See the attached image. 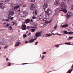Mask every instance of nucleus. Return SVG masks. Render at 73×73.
<instances>
[{"mask_svg":"<svg viewBox=\"0 0 73 73\" xmlns=\"http://www.w3.org/2000/svg\"><path fill=\"white\" fill-rule=\"evenodd\" d=\"M67 5L64 2L62 3L60 5L59 7L56 9L55 10V15L57 14L59 12H64V13H66L67 10L66 7Z\"/></svg>","mask_w":73,"mask_h":73,"instance_id":"nucleus-1","label":"nucleus"},{"mask_svg":"<svg viewBox=\"0 0 73 73\" xmlns=\"http://www.w3.org/2000/svg\"><path fill=\"white\" fill-rule=\"evenodd\" d=\"M52 13V11L49 10L47 12H45V17L46 19H49V15H50V14Z\"/></svg>","mask_w":73,"mask_h":73,"instance_id":"nucleus-2","label":"nucleus"},{"mask_svg":"<svg viewBox=\"0 0 73 73\" xmlns=\"http://www.w3.org/2000/svg\"><path fill=\"white\" fill-rule=\"evenodd\" d=\"M15 11V10L14 9H11L10 10V12L9 13V16L10 17H11L12 16L14 15V12Z\"/></svg>","mask_w":73,"mask_h":73,"instance_id":"nucleus-3","label":"nucleus"},{"mask_svg":"<svg viewBox=\"0 0 73 73\" xmlns=\"http://www.w3.org/2000/svg\"><path fill=\"white\" fill-rule=\"evenodd\" d=\"M72 15H73V14L71 13H67L66 15V17L67 20H69V18Z\"/></svg>","mask_w":73,"mask_h":73,"instance_id":"nucleus-4","label":"nucleus"},{"mask_svg":"<svg viewBox=\"0 0 73 73\" xmlns=\"http://www.w3.org/2000/svg\"><path fill=\"white\" fill-rule=\"evenodd\" d=\"M37 11L36 10H35L34 12L33 13V15L34 17H33V19H35L36 17L35 16H37Z\"/></svg>","mask_w":73,"mask_h":73,"instance_id":"nucleus-5","label":"nucleus"},{"mask_svg":"<svg viewBox=\"0 0 73 73\" xmlns=\"http://www.w3.org/2000/svg\"><path fill=\"white\" fill-rule=\"evenodd\" d=\"M31 10H33V11H35V7H36V5L35 4H32L31 5Z\"/></svg>","mask_w":73,"mask_h":73,"instance_id":"nucleus-6","label":"nucleus"},{"mask_svg":"<svg viewBox=\"0 0 73 73\" xmlns=\"http://www.w3.org/2000/svg\"><path fill=\"white\" fill-rule=\"evenodd\" d=\"M60 2H59V1L58 0H56V2L54 4V5H56V6H58L60 5Z\"/></svg>","mask_w":73,"mask_h":73,"instance_id":"nucleus-7","label":"nucleus"},{"mask_svg":"<svg viewBox=\"0 0 73 73\" xmlns=\"http://www.w3.org/2000/svg\"><path fill=\"white\" fill-rule=\"evenodd\" d=\"M1 45H5L7 44V42L6 41H4L3 40H1L0 41Z\"/></svg>","mask_w":73,"mask_h":73,"instance_id":"nucleus-8","label":"nucleus"},{"mask_svg":"<svg viewBox=\"0 0 73 73\" xmlns=\"http://www.w3.org/2000/svg\"><path fill=\"white\" fill-rule=\"evenodd\" d=\"M48 7H49V6H48V2L46 1V3H45V4L43 6V8L44 9H45L48 8Z\"/></svg>","mask_w":73,"mask_h":73,"instance_id":"nucleus-9","label":"nucleus"},{"mask_svg":"<svg viewBox=\"0 0 73 73\" xmlns=\"http://www.w3.org/2000/svg\"><path fill=\"white\" fill-rule=\"evenodd\" d=\"M35 36L36 37H39V36H41V34L40 32H38L36 34Z\"/></svg>","mask_w":73,"mask_h":73,"instance_id":"nucleus-10","label":"nucleus"},{"mask_svg":"<svg viewBox=\"0 0 73 73\" xmlns=\"http://www.w3.org/2000/svg\"><path fill=\"white\" fill-rule=\"evenodd\" d=\"M50 9V7L48 6L47 8L44 9V11L45 12H47Z\"/></svg>","mask_w":73,"mask_h":73,"instance_id":"nucleus-11","label":"nucleus"},{"mask_svg":"<svg viewBox=\"0 0 73 73\" xmlns=\"http://www.w3.org/2000/svg\"><path fill=\"white\" fill-rule=\"evenodd\" d=\"M22 29L23 30H26L27 29V26H26V25H22Z\"/></svg>","mask_w":73,"mask_h":73,"instance_id":"nucleus-12","label":"nucleus"},{"mask_svg":"<svg viewBox=\"0 0 73 73\" xmlns=\"http://www.w3.org/2000/svg\"><path fill=\"white\" fill-rule=\"evenodd\" d=\"M42 17H40L37 18V20L38 21H42Z\"/></svg>","mask_w":73,"mask_h":73,"instance_id":"nucleus-13","label":"nucleus"},{"mask_svg":"<svg viewBox=\"0 0 73 73\" xmlns=\"http://www.w3.org/2000/svg\"><path fill=\"white\" fill-rule=\"evenodd\" d=\"M61 27H63V28H66L67 27H68V25L66 24L63 25H61Z\"/></svg>","mask_w":73,"mask_h":73,"instance_id":"nucleus-14","label":"nucleus"},{"mask_svg":"<svg viewBox=\"0 0 73 73\" xmlns=\"http://www.w3.org/2000/svg\"><path fill=\"white\" fill-rule=\"evenodd\" d=\"M20 44H21V42H17L16 44L15 45V46H19Z\"/></svg>","mask_w":73,"mask_h":73,"instance_id":"nucleus-15","label":"nucleus"},{"mask_svg":"<svg viewBox=\"0 0 73 73\" xmlns=\"http://www.w3.org/2000/svg\"><path fill=\"white\" fill-rule=\"evenodd\" d=\"M20 15H21V16H22V17H23V16L24 17L25 16V14H24V13H20V14H19V16H20Z\"/></svg>","mask_w":73,"mask_h":73,"instance_id":"nucleus-16","label":"nucleus"},{"mask_svg":"<svg viewBox=\"0 0 73 73\" xmlns=\"http://www.w3.org/2000/svg\"><path fill=\"white\" fill-rule=\"evenodd\" d=\"M42 21H46V20L48 19L46 18H44L43 17H42Z\"/></svg>","mask_w":73,"mask_h":73,"instance_id":"nucleus-17","label":"nucleus"},{"mask_svg":"<svg viewBox=\"0 0 73 73\" xmlns=\"http://www.w3.org/2000/svg\"><path fill=\"white\" fill-rule=\"evenodd\" d=\"M29 19H27L25 21V23H26V24H27V23H28L29 22Z\"/></svg>","mask_w":73,"mask_h":73,"instance_id":"nucleus-18","label":"nucleus"},{"mask_svg":"<svg viewBox=\"0 0 73 73\" xmlns=\"http://www.w3.org/2000/svg\"><path fill=\"white\" fill-rule=\"evenodd\" d=\"M0 7L1 8H2V9H4V8H5V6H4V5H1Z\"/></svg>","mask_w":73,"mask_h":73,"instance_id":"nucleus-19","label":"nucleus"},{"mask_svg":"<svg viewBox=\"0 0 73 73\" xmlns=\"http://www.w3.org/2000/svg\"><path fill=\"white\" fill-rule=\"evenodd\" d=\"M35 41V40L32 38V39H31V40L29 41V42H31H31H33V41Z\"/></svg>","mask_w":73,"mask_h":73,"instance_id":"nucleus-20","label":"nucleus"},{"mask_svg":"<svg viewBox=\"0 0 73 73\" xmlns=\"http://www.w3.org/2000/svg\"><path fill=\"white\" fill-rule=\"evenodd\" d=\"M69 38L67 39V40H72V38H73V37L70 36L69 37Z\"/></svg>","mask_w":73,"mask_h":73,"instance_id":"nucleus-21","label":"nucleus"},{"mask_svg":"<svg viewBox=\"0 0 73 73\" xmlns=\"http://www.w3.org/2000/svg\"><path fill=\"white\" fill-rule=\"evenodd\" d=\"M20 8V6H17L14 7L15 9H17V8Z\"/></svg>","mask_w":73,"mask_h":73,"instance_id":"nucleus-22","label":"nucleus"},{"mask_svg":"<svg viewBox=\"0 0 73 73\" xmlns=\"http://www.w3.org/2000/svg\"><path fill=\"white\" fill-rule=\"evenodd\" d=\"M64 34H65L66 35H67L68 33V32H67V31H64Z\"/></svg>","mask_w":73,"mask_h":73,"instance_id":"nucleus-23","label":"nucleus"},{"mask_svg":"<svg viewBox=\"0 0 73 73\" xmlns=\"http://www.w3.org/2000/svg\"><path fill=\"white\" fill-rule=\"evenodd\" d=\"M8 19H9L10 20H13V17H8Z\"/></svg>","mask_w":73,"mask_h":73,"instance_id":"nucleus-24","label":"nucleus"},{"mask_svg":"<svg viewBox=\"0 0 73 73\" xmlns=\"http://www.w3.org/2000/svg\"><path fill=\"white\" fill-rule=\"evenodd\" d=\"M45 24H48V23H49V20H48L47 21H46L45 22Z\"/></svg>","mask_w":73,"mask_h":73,"instance_id":"nucleus-25","label":"nucleus"},{"mask_svg":"<svg viewBox=\"0 0 73 73\" xmlns=\"http://www.w3.org/2000/svg\"><path fill=\"white\" fill-rule=\"evenodd\" d=\"M3 2H2L1 1H0V6H1L2 5H3Z\"/></svg>","mask_w":73,"mask_h":73,"instance_id":"nucleus-26","label":"nucleus"},{"mask_svg":"<svg viewBox=\"0 0 73 73\" xmlns=\"http://www.w3.org/2000/svg\"><path fill=\"white\" fill-rule=\"evenodd\" d=\"M9 1H10V0H5V2H6V3H8Z\"/></svg>","mask_w":73,"mask_h":73,"instance_id":"nucleus-27","label":"nucleus"},{"mask_svg":"<svg viewBox=\"0 0 73 73\" xmlns=\"http://www.w3.org/2000/svg\"><path fill=\"white\" fill-rule=\"evenodd\" d=\"M68 33V35H72V34H73V32H69Z\"/></svg>","mask_w":73,"mask_h":73,"instance_id":"nucleus-28","label":"nucleus"},{"mask_svg":"<svg viewBox=\"0 0 73 73\" xmlns=\"http://www.w3.org/2000/svg\"><path fill=\"white\" fill-rule=\"evenodd\" d=\"M54 46H55V47H56L57 48H58L59 47V45L58 44L55 45Z\"/></svg>","mask_w":73,"mask_h":73,"instance_id":"nucleus-29","label":"nucleus"},{"mask_svg":"<svg viewBox=\"0 0 73 73\" xmlns=\"http://www.w3.org/2000/svg\"><path fill=\"white\" fill-rule=\"evenodd\" d=\"M9 27V24H6L4 27Z\"/></svg>","mask_w":73,"mask_h":73,"instance_id":"nucleus-30","label":"nucleus"},{"mask_svg":"<svg viewBox=\"0 0 73 73\" xmlns=\"http://www.w3.org/2000/svg\"><path fill=\"white\" fill-rule=\"evenodd\" d=\"M22 16H21V15H20L19 16V14L18 15V17H19V18H22Z\"/></svg>","mask_w":73,"mask_h":73,"instance_id":"nucleus-31","label":"nucleus"},{"mask_svg":"<svg viewBox=\"0 0 73 73\" xmlns=\"http://www.w3.org/2000/svg\"><path fill=\"white\" fill-rule=\"evenodd\" d=\"M46 52H44L42 53V54H46Z\"/></svg>","mask_w":73,"mask_h":73,"instance_id":"nucleus-32","label":"nucleus"},{"mask_svg":"<svg viewBox=\"0 0 73 73\" xmlns=\"http://www.w3.org/2000/svg\"><path fill=\"white\" fill-rule=\"evenodd\" d=\"M44 57H45V56H44V55H43L42 56L41 58H42V60L44 59Z\"/></svg>","mask_w":73,"mask_h":73,"instance_id":"nucleus-33","label":"nucleus"},{"mask_svg":"<svg viewBox=\"0 0 73 73\" xmlns=\"http://www.w3.org/2000/svg\"><path fill=\"white\" fill-rule=\"evenodd\" d=\"M27 36L26 34H25L23 35V37L24 38H25V37H27Z\"/></svg>","mask_w":73,"mask_h":73,"instance_id":"nucleus-34","label":"nucleus"},{"mask_svg":"<svg viewBox=\"0 0 73 73\" xmlns=\"http://www.w3.org/2000/svg\"><path fill=\"white\" fill-rule=\"evenodd\" d=\"M8 64H9V65H7L8 66H10V65H11V63H10L9 62H8Z\"/></svg>","mask_w":73,"mask_h":73,"instance_id":"nucleus-35","label":"nucleus"},{"mask_svg":"<svg viewBox=\"0 0 73 73\" xmlns=\"http://www.w3.org/2000/svg\"><path fill=\"white\" fill-rule=\"evenodd\" d=\"M35 29H33L31 30V31L32 32H35Z\"/></svg>","mask_w":73,"mask_h":73,"instance_id":"nucleus-36","label":"nucleus"},{"mask_svg":"<svg viewBox=\"0 0 73 73\" xmlns=\"http://www.w3.org/2000/svg\"><path fill=\"white\" fill-rule=\"evenodd\" d=\"M7 47H8V45H6L4 47V49H6Z\"/></svg>","mask_w":73,"mask_h":73,"instance_id":"nucleus-37","label":"nucleus"},{"mask_svg":"<svg viewBox=\"0 0 73 73\" xmlns=\"http://www.w3.org/2000/svg\"><path fill=\"white\" fill-rule=\"evenodd\" d=\"M26 7V5L25 4V5H24L22 7L23 8L24 7Z\"/></svg>","mask_w":73,"mask_h":73,"instance_id":"nucleus-38","label":"nucleus"},{"mask_svg":"<svg viewBox=\"0 0 73 73\" xmlns=\"http://www.w3.org/2000/svg\"><path fill=\"white\" fill-rule=\"evenodd\" d=\"M52 19L50 20L49 21H48V22L49 23H51L52 22Z\"/></svg>","mask_w":73,"mask_h":73,"instance_id":"nucleus-39","label":"nucleus"},{"mask_svg":"<svg viewBox=\"0 0 73 73\" xmlns=\"http://www.w3.org/2000/svg\"><path fill=\"white\" fill-rule=\"evenodd\" d=\"M9 21V19H6V21Z\"/></svg>","mask_w":73,"mask_h":73,"instance_id":"nucleus-40","label":"nucleus"},{"mask_svg":"<svg viewBox=\"0 0 73 73\" xmlns=\"http://www.w3.org/2000/svg\"><path fill=\"white\" fill-rule=\"evenodd\" d=\"M57 25H56L55 26L54 29H57Z\"/></svg>","mask_w":73,"mask_h":73,"instance_id":"nucleus-41","label":"nucleus"},{"mask_svg":"<svg viewBox=\"0 0 73 73\" xmlns=\"http://www.w3.org/2000/svg\"><path fill=\"white\" fill-rule=\"evenodd\" d=\"M35 0H31V2H35Z\"/></svg>","mask_w":73,"mask_h":73,"instance_id":"nucleus-42","label":"nucleus"},{"mask_svg":"<svg viewBox=\"0 0 73 73\" xmlns=\"http://www.w3.org/2000/svg\"><path fill=\"white\" fill-rule=\"evenodd\" d=\"M38 41L36 42L35 43V45H37V44H38Z\"/></svg>","mask_w":73,"mask_h":73,"instance_id":"nucleus-43","label":"nucleus"},{"mask_svg":"<svg viewBox=\"0 0 73 73\" xmlns=\"http://www.w3.org/2000/svg\"><path fill=\"white\" fill-rule=\"evenodd\" d=\"M46 35H47V37H49V36H50V34H47Z\"/></svg>","mask_w":73,"mask_h":73,"instance_id":"nucleus-44","label":"nucleus"},{"mask_svg":"<svg viewBox=\"0 0 73 73\" xmlns=\"http://www.w3.org/2000/svg\"><path fill=\"white\" fill-rule=\"evenodd\" d=\"M71 73V71L70 70H68L67 72V73Z\"/></svg>","mask_w":73,"mask_h":73,"instance_id":"nucleus-45","label":"nucleus"},{"mask_svg":"<svg viewBox=\"0 0 73 73\" xmlns=\"http://www.w3.org/2000/svg\"><path fill=\"white\" fill-rule=\"evenodd\" d=\"M9 59H8V58H7L6 59V61H9Z\"/></svg>","mask_w":73,"mask_h":73,"instance_id":"nucleus-46","label":"nucleus"},{"mask_svg":"<svg viewBox=\"0 0 73 73\" xmlns=\"http://www.w3.org/2000/svg\"><path fill=\"white\" fill-rule=\"evenodd\" d=\"M35 27H37V24L36 23H35Z\"/></svg>","mask_w":73,"mask_h":73,"instance_id":"nucleus-47","label":"nucleus"},{"mask_svg":"<svg viewBox=\"0 0 73 73\" xmlns=\"http://www.w3.org/2000/svg\"><path fill=\"white\" fill-rule=\"evenodd\" d=\"M9 29H12V27H11V26H9Z\"/></svg>","mask_w":73,"mask_h":73,"instance_id":"nucleus-48","label":"nucleus"},{"mask_svg":"<svg viewBox=\"0 0 73 73\" xmlns=\"http://www.w3.org/2000/svg\"><path fill=\"white\" fill-rule=\"evenodd\" d=\"M65 44L66 45H68V44H68V42H66V43H65Z\"/></svg>","mask_w":73,"mask_h":73,"instance_id":"nucleus-49","label":"nucleus"},{"mask_svg":"<svg viewBox=\"0 0 73 73\" xmlns=\"http://www.w3.org/2000/svg\"><path fill=\"white\" fill-rule=\"evenodd\" d=\"M46 26V24H44L43 25V26L44 27H45Z\"/></svg>","mask_w":73,"mask_h":73,"instance_id":"nucleus-50","label":"nucleus"},{"mask_svg":"<svg viewBox=\"0 0 73 73\" xmlns=\"http://www.w3.org/2000/svg\"><path fill=\"white\" fill-rule=\"evenodd\" d=\"M57 35H59V36H61V35H61V34H59L58 33Z\"/></svg>","mask_w":73,"mask_h":73,"instance_id":"nucleus-51","label":"nucleus"},{"mask_svg":"<svg viewBox=\"0 0 73 73\" xmlns=\"http://www.w3.org/2000/svg\"><path fill=\"white\" fill-rule=\"evenodd\" d=\"M71 8L72 9H73V4L71 6Z\"/></svg>","mask_w":73,"mask_h":73,"instance_id":"nucleus-52","label":"nucleus"},{"mask_svg":"<svg viewBox=\"0 0 73 73\" xmlns=\"http://www.w3.org/2000/svg\"><path fill=\"white\" fill-rule=\"evenodd\" d=\"M52 33V35H55V34H54V33Z\"/></svg>","mask_w":73,"mask_h":73,"instance_id":"nucleus-53","label":"nucleus"},{"mask_svg":"<svg viewBox=\"0 0 73 73\" xmlns=\"http://www.w3.org/2000/svg\"><path fill=\"white\" fill-rule=\"evenodd\" d=\"M25 43H28V42L27 41H26L25 42Z\"/></svg>","mask_w":73,"mask_h":73,"instance_id":"nucleus-54","label":"nucleus"},{"mask_svg":"<svg viewBox=\"0 0 73 73\" xmlns=\"http://www.w3.org/2000/svg\"><path fill=\"white\" fill-rule=\"evenodd\" d=\"M31 35V33H30L28 34V35H29H29Z\"/></svg>","mask_w":73,"mask_h":73,"instance_id":"nucleus-55","label":"nucleus"},{"mask_svg":"<svg viewBox=\"0 0 73 73\" xmlns=\"http://www.w3.org/2000/svg\"><path fill=\"white\" fill-rule=\"evenodd\" d=\"M37 37H36L35 38V39H34V40H36L37 39Z\"/></svg>","mask_w":73,"mask_h":73,"instance_id":"nucleus-56","label":"nucleus"},{"mask_svg":"<svg viewBox=\"0 0 73 73\" xmlns=\"http://www.w3.org/2000/svg\"><path fill=\"white\" fill-rule=\"evenodd\" d=\"M30 21L31 22H32L33 21V20L32 19H31Z\"/></svg>","mask_w":73,"mask_h":73,"instance_id":"nucleus-57","label":"nucleus"},{"mask_svg":"<svg viewBox=\"0 0 73 73\" xmlns=\"http://www.w3.org/2000/svg\"><path fill=\"white\" fill-rule=\"evenodd\" d=\"M71 43L70 42H69L68 43V45H70V43Z\"/></svg>","mask_w":73,"mask_h":73,"instance_id":"nucleus-58","label":"nucleus"},{"mask_svg":"<svg viewBox=\"0 0 73 73\" xmlns=\"http://www.w3.org/2000/svg\"><path fill=\"white\" fill-rule=\"evenodd\" d=\"M3 57L4 58H6V56H4Z\"/></svg>","mask_w":73,"mask_h":73,"instance_id":"nucleus-59","label":"nucleus"},{"mask_svg":"<svg viewBox=\"0 0 73 73\" xmlns=\"http://www.w3.org/2000/svg\"><path fill=\"white\" fill-rule=\"evenodd\" d=\"M35 29H37L38 28V27H35Z\"/></svg>","mask_w":73,"mask_h":73,"instance_id":"nucleus-60","label":"nucleus"},{"mask_svg":"<svg viewBox=\"0 0 73 73\" xmlns=\"http://www.w3.org/2000/svg\"><path fill=\"white\" fill-rule=\"evenodd\" d=\"M5 24H6V23H4L3 24V25H5Z\"/></svg>","mask_w":73,"mask_h":73,"instance_id":"nucleus-61","label":"nucleus"},{"mask_svg":"<svg viewBox=\"0 0 73 73\" xmlns=\"http://www.w3.org/2000/svg\"><path fill=\"white\" fill-rule=\"evenodd\" d=\"M28 1H29H29H31V0H28Z\"/></svg>","mask_w":73,"mask_h":73,"instance_id":"nucleus-62","label":"nucleus"},{"mask_svg":"<svg viewBox=\"0 0 73 73\" xmlns=\"http://www.w3.org/2000/svg\"><path fill=\"white\" fill-rule=\"evenodd\" d=\"M18 11H19V12H20V9L19 10H18Z\"/></svg>","mask_w":73,"mask_h":73,"instance_id":"nucleus-63","label":"nucleus"},{"mask_svg":"<svg viewBox=\"0 0 73 73\" xmlns=\"http://www.w3.org/2000/svg\"><path fill=\"white\" fill-rule=\"evenodd\" d=\"M35 27H31V28H35Z\"/></svg>","mask_w":73,"mask_h":73,"instance_id":"nucleus-64","label":"nucleus"}]
</instances>
